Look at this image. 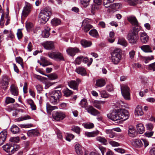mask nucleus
I'll use <instances>...</instances> for the list:
<instances>
[{
	"label": "nucleus",
	"mask_w": 155,
	"mask_h": 155,
	"mask_svg": "<svg viewBox=\"0 0 155 155\" xmlns=\"http://www.w3.org/2000/svg\"><path fill=\"white\" fill-rule=\"evenodd\" d=\"M10 78L7 75L2 76V80L0 82V87L2 89L5 90L8 87L10 81Z\"/></svg>",
	"instance_id": "7"
},
{
	"label": "nucleus",
	"mask_w": 155,
	"mask_h": 155,
	"mask_svg": "<svg viewBox=\"0 0 155 155\" xmlns=\"http://www.w3.org/2000/svg\"><path fill=\"white\" fill-rule=\"evenodd\" d=\"M115 39L114 32L110 31L109 34V37L107 39L108 41L110 43H112L114 42Z\"/></svg>",
	"instance_id": "40"
},
{
	"label": "nucleus",
	"mask_w": 155,
	"mask_h": 155,
	"mask_svg": "<svg viewBox=\"0 0 155 155\" xmlns=\"http://www.w3.org/2000/svg\"><path fill=\"white\" fill-rule=\"evenodd\" d=\"M42 45L46 49L51 50L54 48L53 42L52 41H46L42 43Z\"/></svg>",
	"instance_id": "11"
},
{
	"label": "nucleus",
	"mask_w": 155,
	"mask_h": 155,
	"mask_svg": "<svg viewBox=\"0 0 155 155\" xmlns=\"http://www.w3.org/2000/svg\"><path fill=\"white\" fill-rule=\"evenodd\" d=\"M139 38L138 31L134 29L132 31L129 33L127 36V39L130 43H135Z\"/></svg>",
	"instance_id": "5"
},
{
	"label": "nucleus",
	"mask_w": 155,
	"mask_h": 155,
	"mask_svg": "<svg viewBox=\"0 0 155 155\" xmlns=\"http://www.w3.org/2000/svg\"><path fill=\"white\" fill-rule=\"evenodd\" d=\"M131 143L132 145L137 148H140L143 146L142 141L139 139H133L132 140Z\"/></svg>",
	"instance_id": "13"
},
{
	"label": "nucleus",
	"mask_w": 155,
	"mask_h": 155,
	"mask_svg": "<svg viewBox=\"0 0 155 155\" xmlns=\"http://www.w3.org/2000/svg\"><path fill=\"white\" fill-rule=\"evenodd\" d=\"M63 92L64 94V95L66 97H68L70 96L72 94V91L68 88H66L64 89L63 91Z\"/></svg>",
	"instance_id": "46"
},
{
	"label": "nucleus",
	"mask_w": 155,
	"mask_h": 155,
	"mask_svg": "<svg viewBox=\"0 0 155 155\" xmlns=\"http://www.w3.org/2000/svg\"><path fill=\"white\" fill-rule=\"evenodd\" d=\"M128 134L129 136L132 137H134L136 136L137 134L136 130L132 126H130L129 127Z\"/></svg>",
	"instance_id": "18"
},
{
	"label": "nucleus",
	"mask_w": 155,
	"mask_h": 155,
	"mask_svg": "<svg viewBox=\"0 0 155 155\" xmlns=\"http://www.w3.org/2000/svg\"><path fill=\"white\" fill-rule=\"evenodd\" d=\"M9 140L12 142L18 143L19 141V138L18 137H11Z\"/></svg>",
	"instance_id": "61"
},
{
	"label": "nucleus",
	"mask_w": 155,
	"mask_h": 155,
	"mask_svg": "<svg viewBox=\"0 0 155 155\" xmlns=\"http://www.w3.org/2000/svg\"><path fill=\"white\" fill-rule=\"evenodd\" d=\"M31 119V117L29 115H28L21 116V117L17 118L16 120L17 121H20L27 120L30 119Z\"/></svg>",
	"instance_id": "47"
},
{
	"label": "nucleus",
	"mask_w": 155,
	"mask_h": 155,
	"mask_svg": "<svg viewBox=\"0 0 155 155\" xmlns=\"http://www.w3.org/2000/svg\"><path fill=\"white\" fill-rule=\"evenodd\" d=\"M52 14L49 7H46L42 10L39 15V20L40 23L44 24L48 21Z\"/></svg>",
	"instance_id": "2"
},
{
	"label": "nucleus",
	"mask_w": 155,
	"mask_h": 155,
	"mask_svg": "<svg viewBox=\"0 0 155 155\" xmlns=\"http://www.w3.org/2000/svg\"><path fill=\"white\" fill-rule=\"evenodd\" d=\"M130 5H136L138 0H126Z\"/></svg>",
	"instance_id": "60"
},
{
	"label": "nucleus",
	"mask_w": 155,
	"mask_h": 155,
	"mask_svg": "<svg viewBox=\"0 0 155 155\" xmlns=\"http://www.w3.org/2000/svg\"><path fill=\"white\" fill-rule=\"evenodd\" d=\"M89 35L92 37L97 38L99 36L98 33L96 29H93L90 31L89 32Z\"/></svg>",
	"instance_id": "38"
},
{
	"label": "nucleus",
	"mask_w": 155,
	"mask_h": 155,
	"mask_svg": "<svg viewBox=\"0 0 155 155\" xmlns=\"http://www.w3.org/2000/svg\"><path fill=\"white\" fill-rule=\"evenodd\" d=\"M81 82L79 79H77L76 81L71 80L68 83V86L74 90L78 91V85Z\"/></svg>",
	"instance_id": "8"
},
{
	"label": "nucleus",
	"mask_w": 155,
	"mask_h": 155,
	"mask_svg": "<svg viewBox=\"0 0 155 155\" xmlns=\"http://www.w3.org/2000/svg\"><path fill=\"white\" fill-rule=\"evenodd\" d=\"M55 106H53L51 105L49 103L46 104V109L47 110H52L55 109Z\"/></svg>",
	"instance_id": "59"
},
{
	"label": "nucleus",
	"mask_w": 155,
	"mask_h": 155,
	"mask_svg": "<svg viewBox=\"0 0 155 155\" xmlns=\"http://www.w3.org/2000/svg\"><path fill=\"white\" fill-rule=\"evenodd\" d=\"M5 101L7 104L13 103L15 102V100L12 98L7 97L6 98Z\"/></svg>",
	"instance_id": "56"
},
{
	"label": "nucleus",
	"mask_w": 155,
	"mask_h": 155,
	"mask_svg": "<svg viewBox=\"0 0 155 155\" xmlns=\"http://www.w3.org/2000/svg\"><path fill=\"white\" fill-rule=\"evenodd\" d=\"M111 61L117 64L120 61L122 58V51L120 48H116L110 53Z\"/></svg>",
	"instance_id": "4"
},
{
	"label": "nucleus",
	"mask_w": 155,
	"mask_h": 155,
	"mask_svg": "<svg viewBox=\"0 0 155 155\" xmlns=\"http://www.w3.org/2000/svg\"><path fill=\"white\" fill-rule=\"evenodd\" d=\"M137 132L139 134H142L145 131V128L143 124L142 123L137 124L136 125Z\"/></svg>",
	"instance_id": "20"
},
{
	"label": "nucleus",
	"mask_w": 155,
	"mask_h": 155,
	"mask_svg": "<svg viewBox=\"0 0 155 155\" xmlns=\"http://www.w3.org/2000/svg\"><path fill=\"white\" fill-rule=\"evenodd\" d=\"M88 20V19L86 18L82 22V28L85 32H88L93 27V26L89 23Z\"/></svg>",
	"instance_id": "9"
},
{
	"label": "nucleus",
	"mask_w": 155,
	"mask_h": 155,
	"mask_svg": "<svg viewBox=\"0 0 155 155\" xmlns=\"http://www.w3.org/2000/svg\"><path fill=\"white\" fill-rule=\"evenodd\" d=\"M96 140L102 143L104 145H106L107 144V140L104 137L101 136H98L96 138Z\"/></svg>",
	"instance_id": "35"
},
{
	"label": "nucleus",
	"mask_w": 155,
	"mask_h": 155,
	"mask_svg": "<svg viewBox=\"0 0 155 155\" xmlns=\"http://www.w3.org/2000/svg\"><path fill=\"white\" fill-rule=\"evenodd\" d=\"M11 132L13 134L18 133L19 131V128L15 125L14 124L10 128Z\"/></svg>",
	"instance_id": "37"
},
{
	"label": "nucleus",
	"mask_w": 155,
	"mask_h": 155,
	"mask_svg": "<svg viewBox=\"0 0 155 155\" xmlns=\"http://www.w3.org/2000/svg\"><path fill=\"white\" fill-rule=\"evenodd\" d=\"M97 9V7L95 5H93L91 8V12L93 14H94L95 13L94 11Z\"/></svg>",
	"instance_id": "64"
},
{
	"label": "nucleus",
	"mask_w": 155,
	"mask_h": 155,
	"mask_svg": "<svg viewBox=\"0 0 155 155\" xmlns=\"http://www.w3.org/2000/svg\"><path fill=\"white\" fill-rule=\"evenodd\" d=\"M104 131L107 134H108L109 137L110 138H113L116 136V134L111 129H106Z\"/></svg>",
	"instance_id": "32"
},
{
	"label": "nucleus",
	"mask_w": 155,
	"mask_h": 155,
	"mask_svg": "<svg viewBox=\"0 0 155 155\" xmlns=\"http://www.w3.org/2000/svg\"><path fill=\"white\" fill-rule=\"evenodd\" d=\"M79 51L78 48L76 47L74 48L69 47L66 50L67 53L69 55L71 56H74Z\"/></svg>",
	"instance_id": "12"
},
{
	"label": "nucleus",
	"mask_w": 155,
	"mask_h": 155,
	"mask_svg": "<svg viewBox=\"0 0 155 155\" xmlns=\"http://www.w3.org/2000/svg\"><path fill=\"white\" fill-rule=\"evenodd\" d=\"M101 97L104 98H106L108 97L109 94L104 90L100 92Z\"/></svg>",
	"instance_id": "58"
},
{
	"label": "nucleus",
	"mask_w": 155,
	"mask_h": 155,
	"mask_svg": "<svg viewBox=\"0 0 155 155\" xmlns=\"http://www.w3.org/2000/svg\"><path fill=\"white\" fill-rule=\"evenodd\" d=\"M4 150L8 153H13V145L10 143H7L3 146Z\"/></svg>",
	"instance_id": "17"
},
{
	"label": "nucleus",
	"mask_w": 155,
	"mask_h": 155,
	"mask_svg": "<svg viewBox=\"0 0 155 155\" xmlns=\"http://www.w3.org/2000/svg\"><path fill=\"white\" fill-rule=\"evenodd\" d=\"M117 44H120L124 47H126L127 45V43L125 39L123 38H119Z\"/></svg>",
	"instance_id": "43"
},
{
	"label": "nucleus",
	"mask_w": 155,
	"mask_h": 155,
	"mask_svg": "<svg viewBox=\"0 0 155 155\" xmlns=\"http://www.w3.org/2000/svg\"><path fill=\"white\" fill-rule=\"evenodd\" d=\"M7 135V132L6 130H3L0 133V146L5 141Z\"/></svg>",
	"instance_id": "15"
},
{
	"label": "nucleus",
	"mask_w": 155,
	"mask_h": 155,
	"mask_svg": "<svg viewBox=\"0 0 155 155\" xmlns=\"http://www.w3.org/2000/svg\"><path fill=\"white\" fill-rule=\"evenodd\" d=\"M120 89L123 96L126 100H129L130 99V88L126 85H120Z\"/></svg>",
	"instance_id": "6"
},
{
	"label": "nucleus",
	"mask_w": 155,
	"mask_h": 155,
	"mask_svg": "<svg viewBox=\"0 0 155 155\" xmlns=\"http://www.w3.org/2000/svg\"><path fill=\"white\" fill-rule=\"evenodd\" d=\"M75 71L79 74L84 76L86 75L87 72L85 69L82 67H78L76 69Z\"/></svg>",
	"instance_id": "21"
},
{
	"label": "nucleus",
	"mask_w": 155,
	"mask_h": 155,
	"mask_svg": "<svg viewBox=\"0 0 155 155\" xmlns=\"http://www.w3.org/2000/svg\"><path fill=\"white\" fill-rule=\"evenodd\" d=\"M15 60L16 61L18 64H20L22 68H23V60L20 57H17L16 58Z\"/></svg>",
	"instance_id": "55"
},
{
	"label": "nucleus",
	"mask_w": 155,
	"mask_h": 155,
	"mask_svg": "<svg viewBox=\"0 0 155 155\" xmlns=\"http://www.w3.org/2000/svg\"><path fill=\"white\" fill-rule=\"evenodd\" d=\"M65 117V114L62 112H57L54 115V117L55 120L59 121L62 120Z\"/></svg>",
	"instance_id": "16"
},
{
	"label": "nucleus",
	"mask_w": 155,
	"mask_h": 155,
	"mask_svg": "<svg viewBox=\"0 0 155 155\" xmlns=\"http://www.w3.org/2000/svg\"><path fill=\"white\" fill-rule=\"evenodd\" d=\"M140 48L145 52H152L151 48L148 45H143Z\"/></svg>",
	"instance_id": "41"
},
{
	"label": "nucleus",
	"mask_w": 155,
	"mask_h": 155,
	"mask_svg": "<svg viewBox=\"0 0 155 155\" xmlns=\"http://www.w3.org/2000/svg\"><path fill=\"white\" fill-rule=\"evenodd\" d=\"M154 59L153 55H150L147 56H144L142 58V61L145 64H147L152 60Z\"/></svg>",
	"instance_id": "27"
},
{
	"label": "nucleus",
	"mask_w": 155,
	"mask_h": 155,
	"mask_svg": "<svg viewBox=\"0 0 155 155\" xmlns=\"http://www.w3.org/2000/svg\"><path fill=\"white\" fill-rule=\"evenodd\" d=\"M33 26V24L30 22H27L26 23V28L28 31L32 28Z\"/></svg>",
	"instance_id": "53"
},
{
	"label": "nucleus",
	"mask_w": 155,
	"mask_h": 155,
	"mask_svg": "<svg viewBox=\"0 0 155 155\" xmlns=\"http://www.w3.org/2000/svg\"><path fill=\"white\" fill-rule=\"evenodd\" d=\"M109 143L112 147H118L120 146V144L118 143L114 140H110L109 141Z\"/></svg>",
	"instance_id": "52"
},
{
	"label": "nucleus",
	"mask_w": 155,
	"mask_h": 155,
	"mask_svg": "<svg viewBox=\"0 0 155 155\" xmlns=\"http://www.w3.org/2000/svg\"><path fill=\"white\" fill-rule=\"evenodd\" d=\"M105 102L104 101L95 100L93 102V105L97 109L100 110L101 108V104H104Z\"/></svg>",
	"instance_id": "26"
},
{
	"label": "nucleus",
	"mask_w": 155,
	"mask_h": 155,
	"mask_svg": "<svg viewBox=\"0 0 155 155\" xmlns=\"http://www.w3.org/2000/svg\"><path fill=\"white\" fill-rule=\"evenodd\" d=\"M39 134L37 130L34 129L28 131L27 135L29 137H33L38 136Z\"/></svg>",
	"instance_id": "22"
},
{
	"label": "nucleus",
	"mask_w": 155,
	"mask_h": 155,
	"mask_svg": "<svg viewBox=\"0 0 155 155\" xmlns=\"http://www.w3.org/2000/svg\"><path fill=\"white\" fill-rule=\"evenodd\" d=\"M82 125L86 129H91L94 127L93 123L90 122L83 123Z\"/></svg>",
	"instance_id": "44"
},
{
	"label": "nucleus",
	"mask_w": 155,
	"mask_h": 155,
	"mask_svg": "<svg viewBox=\"0 0 155 155\" xmlns=\"http://www.w3.org/2000/svg\"><path fill=\"white\" fill-rule=\"evenodd\" d=\"M25 6L22 11V15L24 17H26L31 11L32 5L29 3L25 2Z\"/></svg>",
	"instance_id": "10"
},
{
	"label": "nucleus",
	"mask_w": 155,
	"mask_h": 155,
	"mask_svg": "<svg viewBox=\"0 0 155 155\" xmlns=\"http://www.w3.org/2000/svg\"><path fill=\"white\" fill-rule=\"evenodd\" d=\"M61 95V91L59 90H55L52 92V96L56 97V99L59 101Z\"/></svg>",
	"instance_id": "34"
},
{
	"label": "nucleus",
	"mask_w": 155,
	"mask_h": 155,
	"mask_svg": "<svg viewBox=\"0 0 155 155\" xmlns=\"http://www.w3.org/2000/svg\"><path fill=\"white\" fill-rule=\"evenodd\" d=\"M74 147L75 151L78 155H83V153L80 144L78 143L76 144Z\"/></svg>",
	"instance_id": "25"
},
{
	"label": "nucleus",
	"mask_w": 155,
	"mask_h": 155,
	"mask_svg": "<svg viewBox=\"0 0 155 155\" xmlns=\"http://www.w3.org/2000/svg\"><path fill=\"white\" fill-rule=\"evenodd\" d=\"M114 0H104L103 3L104 6L106 8H108L109 7L110 4L112 3Z\"/></svg>",
	"instance_id": "49"
},
{
	"label": "nucleus",
	"mask_w": 155,
	"mask_h": 155,
	"mask_svg": "<svg viewBox=\"0 0 155 155\" xmlns=\"http://www.w3.org/2000/svg\"><path fill=\"white\" fill-rule=\"evenodd\" d=\"M50 102L54 104H56L58 102V101L56 99V98L54 97L51 95L50 97Z\"/></svg>",
	"instance_id": "54"
},
{
	"label": "nucleus",
	"mask_w": 155,
	"mask_h": 155,
	"mask_svg": "<svg viewBox=\"0 0 155 155\" xmlns=\"http://www.w3.org/2000/svg\"><path fill=\"white\" fill-rule=\"evenodd\" d=\"M106 88L107 91L109 92L113 91L114 90V88L112 84H109L107 85Z\"/></svg>",
	"instance_id": "63"
},
{
	"label": "nucleus",
	"mask_w": 155,
	"mask_h": 155,
	"mask_svg": "<svg viewBox=\"0 0 155 155\" xmlns=\"http://www.w3.org/2000/svg\"><path fill=\"white\" fill-rule=\"evenodd\" d=\"M91 0H80V3L81 6L86 8L89 5Z\"/></svg>",
	"instance_id": "39"
},
{
	"label": "nucleus",
	"mask_w": 155,
	"mask_h": 155,
	"mask_svg": "<svg viewBox=\"0 0 155 155\" xmlns=\"http://www.w3.org/2000/svg\"><path fill=\"white\" fill-rule=\"evenodd\" d=\"M26 101L27 103L30 105L32 110H36V106L32 100L28 99Z\"/></svg>",
	"instance_id": "33"
},
{
	"label": "nucleus",
	"mask_w": 155,
	"mask_h": 155,
	"mask_svg": "<svg viewBox=\"0 0 155 155\" xmlns=\"http://www.w3.org/2000/svg\"><path fill=\"white\" fill-rule=\"evenodd\" d=\"M41 60L42 63H43V66L44 67L52 64L51 62L47 60L44 57L41 58Z\"/></svg>",
	"instance_id": "45"
},
{
	"label": "nucleus",
	"mask_w": 155,
	"mask_h": 155,
	"mask_svg": "<svg viewBox=\"0 0 155 155\" xmlns=\"http://www.w3.org/2000/svg\"><path fill=\"white\" fill-rule=\"evenodd\" d=\"M127 20L132 25L136 26L138 25V22L135 17L129 16L127 17Z\"/></svg>",
	"instance_id": "23"
},
{
	"label": "nucleus",
	"mask_w": 155,
	"mask_h": 155,
	"mask_svg": "<svg viewBox=\"0 0 155 155\" xmlns=\"http://www.w3.org/2000/svg\"><path fill=\"white\" fill-rule=\"evenodd\" d=\"M140 40L141 42L143 43H146L149 40V37L144 32H140Z\"/></svg>",
	"instance_id": "14"
},
{
	"label": "nucleus",
	"mask_w": 155,
	"mask_h": 155,
	"mask_svg": "<svg viewBox=\"0 0 155 155\" xmlns=\"http://www.w3.org/2000/svg\"><path fill=\"white\" fill-rule=\"evenodd\" d=\"M135 114L137 116H141L143 115V112L140 106H138L136 107L135 111Z\"/></svg>",
	"instance_id": "30"
},
{
	"label": "nucleus",
	"mask_w": 155,
	"mask_h": 155,
	"mask_svg": "<svg viewBox=\"0 0 155 155\" xmlns=\"http://www.w3.org/2000/svg\"><path fill=\"white\" fill-rule=\"evenodd\" d=\"M50 30L49 28L47 27L45 28L43 31L42 32V36L45 38L48 37L49 36V31Z\"/></svg>",
	"instance_id": "42"
},
{
	"label": "nucleus",
	"mask_w": 155,
	"mask_h": 155,
	"mask_svg": "<svg viewBox=\"0 0 155 155\" xmlns=\"http://www.w3.org/2000/svg\"><path fill=\"white\" fill-rule=\"evenodd\" d=\"M121 5L120 3H114L112 5L111 8L112 9V11L115 12L118 10L121 7Z\"/></svg>",
	"instance_id": "29"
},
{
	"label": "nucleus",
	"mask_w": 155,
	"mask_h": 155,
	"mask_svg": "<svg viewBox=\"0 0 155 155\" xmlns=\"http://www.w3.org/2000/svg\"><path fill=\"white\" fill-rule=\"evenodd\" d=\"M105 84V81L103 79H99L96 80V85L99 87H102Z\"/></svg>",
	"instance_id": "36"
},
{
	"label": "nucleus",
	"mask_w": 155,
	"mask_h": 155,
	"mask_svg": "<svg viewBox=\"0 0 155 155\" xmlns=\"http://www.w3.org/2000/svg\"><path fill=\"white\" fill-rule=\"evenodd\" d=\"M129 116L128 111L125 109H115L107 114L108 118L114 121L120 120H125L128 118Z\"/></svg>",
	"instance_id": "1"
},
{
	"label": "nucleus",
	"mask_w": 155,
	"mask_h": 155,
	"mask_svg": "<svg viewBox=\"0 0 155 155\" xmlns=\"http://www.w3.org/2000/svg\"><path fill=\"white\" fill-rule=\"evenodd\" d=\"M51 80H54L58 78L57 75L55 74H51L49 75H46Z\"/></svg>",
	"instance_id": "57"
},
{
	"label": "nucleus",
	"mask_w": 155,
	"mask_h": 155,
	"mask_svg": "<svg viewBox=\"0 0 155 155\" xmlns=\"http://www.w3.org/2000/svg\"><path fill=\"white\" fill-rule=\"evenodd\" d=\"M79 105L82 108H84L87 112L94 116L98 115L100 114V112L91 106H87V102L86 99L84 98L81 100L79 104Z\"/></svg>",
	"instance_id": "3"
},
{
	"label": "nucleus",
	"mask_w": 155,
	"mask_h": 155,
	"mask_svg": "<svg viewBox=\"0 0 155 155\" xmlns=\"http://www.w3.org/2000/svg\"><path fill=\"white\" fill-rule=\"evenodd\" d=\"M74 136L72 134H68L66 136V139L68 141H70L71 140L74 138Z\"/></svg>",
	"instance_id": "62"
},
{
	"label": "nucleus",
	"mask_w": 155,
	"mask_h": 155,
	"mask_svg": "<svg viewBox=\"0 0 155 155\" xmlns=\"http://www.w3.org/2000/svg\"><path fill=\"white\" fill-rule=\"evenodd\" d=\"M81 45L84 48L90 47L92 45V43L91 41H87L85 39L81 40Z\"/></svg>",
	"instance_id": "28"
},
{
	"label": "nucleus",
	"mask_w": 155,
	"mask_h": 155,
	"mask_svg": "<svg viewBox=\"0 0 155 155\" xmlns=\"http://www.w3.org/2000/svg\"><path fill=\"white\" fill-rule=\"evenodd\" d=\"M51 23L52 26H55L60 25L61 21L60 19L55 18L52 20Z\"/></svg>",
	"instance_id": "31"
},
{
	"label": "nucleus",
	"mask_w": 155,
	"mask_h": 155,
	"mask_svg": "<svg viewBox=\"0 0 155 155\" xmlns=\"http://www.w3.org/2000/svg\"><path fill=\"white\" fill-rule=\"evenodd\" d=\"M55 59H58L60 61H64V59L62 54L60 52L55 53Z\"/></svg>",
	"instance_id": "50"
},
{
	"label": "nucleus",
	"mask_w": 155,
	"mask_h": 155,
	"mask_svg": "<svg viewBox=\"0 0 155 155\" xmlns=\"http://www.w3.org/2000/svg\"><path fill=\"white\" fill-rule=\"evenodd\" d=\"M99 131L98 130L94 131L91 132H86L85 135L88 137H94L99 134Z\"/></svg>",
	"instance_id": "24"
},
{
	"label": "nucleus",
	"mask_w": 155,
	"mask_h": 155,
	"mask_svg": "<svg viewBox=\"0 0 155 155\" xmlns=\"http://www.w3.org/2000/svg\"><path fill=\"white\" fill-rule=\"evenodd\" d=\"M149 70L155 71V62L149 64L146 68Z\"/></svg>",
	"instance_id": "51"
},
{
	"label": "nucleus",
	"mask_w": 155,
	"mask_h": 155,
	"mask_svg": "<svg viewBox=\"0 0 155 155\" xmlns=\"http://www.w3.org/2000/svg\"><path fill=\"white\" fill-rule=\"evenodd\" d=\"M71 130L78 134H79L80 132V128L78 126H73L71 127Z\"/></svg>",
	"instance_id": "48"
},
{
	"label": "nucleus",
	"mask_w": 155,
	"mask_h": 155,
	"mask_svg": "<svg viewBox=\"0 0 155 155\" xmlns=\"http://www.w3.org/2000/svg\"><path fill=\"white\" fill-rule=\"evenodd\" d=\"M10 91L11 94L14 96H17L18 93V87L14 84L11 85L10 87Z\"/></svg>",
	"instance_id": "19"
}]
</instances>
